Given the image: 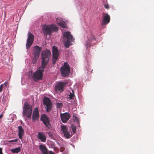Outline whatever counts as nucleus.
Masks as SVG:
<instances>
[{
    "instance_id": "obj_1",
    "label": "nucleus",
    "mask_w": 154,
    "mask_h": 154,
    "mask_svg": "<svg viewBox=\"0 0 154 154\" xmlns=\"http://www.w3.org/2000/svg\"><path fill=\"white\" fill-rule=\"evenodd\" d=\"M51 56L50 51L46 50L43 51L41 54V66L42 67H46L50 59Z\"/></svg>"
},
{
    "instance_id": "obj_2",
    "label": "nucleus",
    "mask_w": 154,
    "mask_h": 154,
    "mask_svg": "<svg viewBox=\"0 0 154 154\" xmlns=\"http://www.w3.org/2000/svg\"><path fill=\"white\" fill-rule=\"evenodd\" d=\"M32 112V106L28 103H24L23 107V116H26L27 118H30Z\"/></svg>"
},
{
    "instance_id": "obj_3",
    "label": "nucleus",
    "mask_w": 154,
    "mask_h": 154,
    "mask_svg": "<svg viewBox=\"0 0 154 154\" xmlns=\"http://www.w3.org/2000/svg\"><path fill=\"white\" fill-rule=\"evenodd\" d=\"M45 68V67H43L41 66L33 74L32 77L35 81L42 79L43 76V72H44Z\"/></svg>"
},
{
    "instance_id": "obj_4",
    "label": "nucleus",
    "mask_w": 154,
    "mask_h": 154,
    "mask_svg": "<svg viewBox=\"0 0 154 154\" xmlns=\"http://www.w3.org/2000/svg\"><path fill=\"white\" fill-rule=\"evenodd\" d=\"M61 75L63 77L68 76L69 74L70 71V67L68 63L65 62L64 65L62 66L60 69Z\"/></svg>"
},
{
    "instance_id": "obj_5",
    "label": "nucleus",
    "mask_w": 154,
    "mask_h": 154,
    "mask_svg": "<svg viewBox=\"0 0 154 154\" xmlns=\"http://www.w3.org/2000/svg\"><path fill=\"white\" fill-rule=\"evenodd\" d=\"M33 49L34 51L33 53V58L32 63L33 64H35L36 63L39 56L42 48L38 46H35L34 47Z\"/></svg>"
},
{
    "instance_id": "obj_6",
    "label": "nucleus",
    "mask_w": 154,
    "mask_h": 154,
    "mask_svg": "<svg viewBox=\"0 0 154 154\" xmlns=\"http://www.w3.org/2000/svg\"><path fill=\"white\" fill-rule=\"evenodd\" d=\"M43 32L45 35H50L54 31L57 29V27L53 25L45 26L42 29Z\"/></svg>"
},
{
    "instance_id": "obj_7",
    "label": "nucleus",
    "mask_w": 154,
    "mask_h": 154,
    "mask_svg": "<svg viewBox=\"0 0 154 154\" xmlns=\"http://www.w3.org/2000/svg\"><path fill=\"white\" fill-rule=\"evenodd\" d=\"M60 129L66 138L69 139L72 136L71 133L68 131V128L65 125H61Z\"/></svg>"
},
{
    "instance_id": "obj_8",
    "label": "nucleus",
    "mask_w": 154,
    "mask_h": 154,
    "mask_svg": "<svg viewBox=\"0 0 154 154\" xmlns=\"http://www.w3.org/2000/svg\"><path fill=\"white\" fill-rule=\"evenodd\" d=\"M41 120L48 128L50 129L51 128V126L50 123V119L45 114H44L42 115Z\"/></svg>"
},
{
    "instance_id": "obj_9",
    "label": "nucleus",
    "mask_w": 154,
    "mask_h": 154,
    "mask_svg": "<svg viewBox=\"0 0 154 154\" xmlns=\"http://www.w3.org/2000/svg\"><path fill=\"white\" fill-rule=\"evenodd\" d=\"M28 37L26 44V48L29 49L32 45L34 39V35L30 32L28 33Z\"/></svg>"
},
{
    "instance_id": "obj_10",
    "label": "nucleus",
    "mask_w": 154,
    "mask_h": 154,
    "mask_svg": "<svg viewBox=\"0 0 154 154\" xmlns=\"http://www.w3.org/2000/svg\"><path fill=\"white\" fill-rule=\"evenodd\" d=\"M44 104L46 106V111L49 112L51 109V103L49 98L44 97L43 99Z\"/></svg>"
},
{
    "instance_id": "obj_11",
    "label": "nucleus",
    "mask_w": 154,
    "mask_h": 154,
    "mask_svg": "<svg viewBox=\"0 0 154 154\" xmlns=\"http://www.w3.org/2000/svg\"><path fill=\"white\" fill-rule=\"evenodd\" d=\"M102 25H104L108 24L110 22V18L109 15L106 13H103V17L102 18Z\"/></svg>"
},
{
    "instance_id": "obj_12",
    "label": "nucleus",
    "mask_w": 154,
    "mask_h": 154,
    "mask_svg": "<svg viewBox=\"0 0 154 154\" xmlns=\"http://www.w3.org/2000/svg\"><path fill=\"white\" fill-rule=\"evenodd\" d=\"M53 62V63L54 64L58 58V52L57 47L54 46L52 48Z\"/></svg>"
},
{
    "instance_id": "obj_13",
    "label": "nucleus",
    "mask_w": 154,
    "mask_h": 154,
    "mask_svg": "<svg viewBox=\"0 0 154 154\" xmlns=\"http://www.w3.org/2000/svg\"><path fill=\"white\" fill-rule=\"evenodd\" d=\"M88 41L87 42L86 44V45L87 48L90 47L91 46V44L92 43H95L96 41V39L94 38V35L91 33L88 36Z\"/></svg>"
},
{
    "instance_id": "obj_14",
    "label": "nucleus",
    "mask_w": 154,
    "mask_h": 154,
    "mask_svg": "<svg viewBox=\"0 0 154 154\" xmlns=\"http://www.w3.org/2000/svg\"><path fill=\"white\" fill-rule=\"evenodd\" d=\"M66 83L59 82L57 83L55 87V89L56 91H63L64 89V87Z\"/></svg>"
},
{
    "instance_id": "obj_15",
    "label": "nucleus",
    "mask_w": 154,
    "mask_h": 154,
    "mask_svg": "<svg viewBox=\"0 0 154 154\" xmlns=\"http://www.w3.org/2000/svg\"><path fill=\"white\" fill-rule=\"evenodd\" d=\"M39 117V112L38 109L35 108L33 111L32 115V120L34 122L37 120Z\"/></svg>"
},
{
    "instance_id": "obj_16",
    "label": "nucleus",
    "mask_w": 154,
    "mask_h": 154,
    "mask_svg": "<svg viewBox=\"0 0 154 154\" xmlns=\"http://www.w3.org/2000/svg\"><path fill=\"white\" fill-rule=\"evenodd\" d=\"M63 37L64 38H66L67 40H70L72 42H73L74 40L72 35L69 32H64L63 33Z\"/></svg>"
},
{
    "instance_id": "obj_17",
    "label": "nucleus",
    "mask_w": 154,
    "mask_h": 154,
    "mask_svg": "<svg viewBox=\"0 0 154 154\" xmlns=\"http://www.w3.org/2000/svg\"><path fill=\"white\" fill-rule=\"evenodd\" d=\"M70 116L68 113H66L61 116V118L63 123L66 122L69 119Z\"/></svg>"
},
{
    "instance_id": "obj_18",
    "label": "nucleus",
    "mask_w": 154,
    "mask_h": 154,
    "mask_svg": "<svg viewBox=\"0 0 154 154\" xmlns=\"http://www.w3.org/2000/svg\"><path fill=\"white\" fill-rule=\"evenodd\" d=\"M37 138L40 140L42 142H45L46 141V137L44 134V132H39L38 133Z\"/></svg>"
},
{
    "instance_id": "obj_19",
    "label": "nucleus",
    "mask_w": 154,
    "mask_h": 154,
    "mask_svg": "<svg viewBox=\"0 0 154 154\" xmlns=\"http://www.w3.org/2000/svg\"><path fill=\"white\" fill-rule=\"evenodd\" d=\"M18 136L20 139H22L24 133V131L21 126L18 127Z\"/></svg>"
},
{
    "instance_id": "obj_20",
    "label": "nucleus",
    "mask_w": 154,
    "mask_h": 154,
    "mask_svg": "<svg viewBox=\"0 0 154 154\" xmlns=\"http://www.w3.org/2000/svg\"><path fill=\"white\" fill-rule=\"evenodd\" d=\"M39 149L42 152L43 154H48V149L46 146L42 144H41L39 146Z\"/></svg>"
},
{
    "instance_id": "obj_21",
    "label": "nucleus",
    "mask_w": 154,
    "mask_h": 154,
    "mask_svg": "<svg viewBox=\"0 0 154 154\" xmlns=\"http://www.w3.org/2000/svg\"><path fill=\"white\" fill-rule=\"evenodd\" d=\"M71 41L70 40H67L64 42V46L66 48H69L70 45L69 42Z\"/></svg>"
},
{
    "instance_id": "obj_22",
    "label": "nucleus",
    "mask_w": 154,
    "mask_h": 154,
    "mask_svg": "<svg viewBox=\"0 0 154 154\" xmlns=\"http://www.w3.org/2000/svg\"><path fill=\"white\" fill-rule=\"evenodd\" d=\"M59 25L61 27L63 28H65L66 27V22L62 20L59 24Z\"/></svg>"
},
{
    "instance_id": "obj_23",
    "label": "nucleus",
    "mask_w": 154,
    "mask_h": 154,
    "mask_svg": "<svg viewBox=\"0 0 154 154\" xmlns=\"http://www.w3.org/2000/svg\"><path fill=\"white\" fill-rule=\"evenodd\" d=\"M75 95L74 92L73 91H72V92L70 93L69 95V97H68V99H70L71 100L73 99Z\"/></svg>"
},
{
    "instance_id": "obj_24",
    "label": "nucleus",
    "mask_w": 154,
    "mask_h": 154,
    "mask_svg": "<svg viewBox=\"0 0 154 154\" xmlns=\"http://www.w3.org/2000/svg\"><path fill=\"white\" fill-rule=\"evenodd\" d=\"M20 147L16 148L15 149L11 150V151L13 153H18L20 151Z\"/></svg>"
},
{
    "instance_id": "obj_25",
    "label": "nucleus",
    "mask_w": 154,
    "mask_h": 154,
    "mask_svg": "<svg viewBox=\"0 0 154 154\" xmlns=\"http://www.w3.org/2000/svg\"><path fill=\"white\" fill-rule=\"evenodd\" d=\"M71 128L73 133L75 134L76 132V127L75 126L72 125H71Z\"/></svg>"
},
{
    "instance_id": "obj_26",
    "label": "nucleus",
    "mask_w": 154,
    "mask_h": 154,
    "mask_svg": "<svg viewBox=\"0 0 154 154\" xmlns=\"http://www.w3.org/2000/svg\"><path fill=\"white\" fill-rule=\"evenodd\" d=\"M62 21V20L60 18H57L56 19V22L58 25Z\"/></svg>"
},
{
    "instance_id": "obj_27",
    "label": "nucleus",
    "mask_w": 154,
    "mask_h": 154,
    "mask_svg": "<svg viewBox=\"0 0 154 154\" xmlns=\"http://www.w3.org/2000/svg\"><path fill=\"white\" fill-rule=\"evenodd\" d=\"M73 120L77 122L78 123H79V121L78 118L76 116H74L73 118Z\"/></svg>"
},
{
    "instance_id": "obj_28",
    "label": "nucleus",
    "mask_w": 154,
    "mask_h": 154,
    "mask_svg": "<svg viewBox=\"0 0 154 154\" xmlns=\"http://www.w3.org/2000/svg\"><path fill=\"white\" fill-rule=\"evenodd\" d=\"M104 6L106 9H109V6L108 4H104Z\"/></svg>"
},
{
    "instance_id": "obj_29",
    "label": "nucleus",
    "mask_w": 154,
    "mask_h": 154,
    "mask_svg": "<svg viewBox=\"0 0 154 154\" xmlns=\"http://www.w3.org/2000/svg\"><path fill=\"white\" fill-rule=\"evenodd\" d=\"M18 140L17 139H15L14 140H10L9 141V142H15L17 141Z\"/></svg>"
},
{
    "instance_id": "obj_30",
    "label": "nucleus",
    "mask_w": 154,
    "mask_h": 154,
    "mask_svg": "<svg viewBox=\"0 0 154 154\" xmlns=\"http://www.w3.org/2000/svg\"><path fill=\"white\" fill-rule=\"evenodd\" d=\"M62 104L61 103H58L57 104V107H60L62 106Z\"/></svg>"
},
{
    "instance_id": "obj_31",
    "label": "nucleus",
    "mask_w": 154,
    "mask_h": 154,
    "mask_svg": "<svg viewBox=\"0 0 154 154\" xmlns=\"http://www.w3.org/2000/svg\"><path fill=\"white\" fill-rule=\"evenodd\" d=\"M3 84V86H6L8 84V82H5L3 84Z\"/></svg>"
},
{
    "instance_id": "obj_32",
    "label": "nucleus",
    "mask_w": 154,
    "mask_h": 154,
    "mask_svg": "<svg viewBox=\"0 0 154 154\" xmlns=\"http://www.w3.org/2000/svg\"><path fill=\"white\" fill-rule=\"evenodd\" d=\"M3 88V84H2L1 85H0V92H1Z\"/></svg>"
},
{
    "instance_id": "obj_33",
    "label": "nucleus",
    "mask_w": 154,
    "mask_h": 154,
    "mask_svg": "<svg viewBox=\"0 0 154 154\" xmlns=\"http://www.w3.org/2000/svg\"><path fill=\"white\" fill-rule=\"evenodd\" d=\"M48 135L49 136L51 137V136H52V134L51 133V132H48Z\"/></svg>"
},
{
    "instance_id": "obj_34",
    "label": "nucleus",
    "mask_w": 154,
    "mask_h": 154,
    "mask_svg": "<svg viewBox=\"0 0 154 154\" xmlns=\"http://www.w3.org/2000/svg\"><path fill=\"white\" fill-rule=\"evenodd\" d=\"M49 154H55L52 151H49Z\"/></svg>"
},
{
    "instance_id": "obj_35",
    "label": "nucleus",
    "mask_w": 154,
    "mask_h": 154,
    "mask_svg": "<svg viewBox=\"0 0 154 154\" xmlns=\"http://www.w3.org/2000/svg\"><path fill=\"white\" fill-rule=\"evenodd\" d=\"M2 148H0V153H1L2 152Z\"/></svg>"
},
{
    "instance_id": "obj_36",
    "label": "nucleus",
    "mask_w": 154,
    "mask_h": 154,
    "mask_svg": "<svg viewBox=\"0 0 154 154\" xmlns=\"http://www.w3.org/2000/svg\"><path fill=\"white\" fill-rule=\"evenodd\" d=\"M0 154H3L2 152L1 153H0Z\"/></svg>"
}]
</instances>
